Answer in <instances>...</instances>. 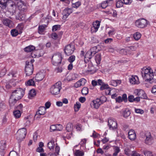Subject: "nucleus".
I'll return each instance as SVG.
<instances>
[{
  "instance_id": "nucleus-40",
  "label": "nucleus",
  "mask_w": 156,
  "mask_h": 156,
  "mask_svg": "<svg viewBox=\"0 0 156 156\" xmlns=\"http://www.w3.org/2000/svg\"><path fill=\"white\" fill-rule=\"evenodd\" d=\"M141 37V34L139 32H136L133 35V37L136 40H139Z\"/></svg>"
},
{
  "instance_id": "nucleus-29",
  "label": "nucleus",
  "mask_w": 156,
  "mask_h": 156,
  "mask_svg": "<svg viewBox=\"0 0 156 156\" xmlns=\"http://www.w3.org/2000/svg\"><path fill=\"white\" fill-rule=\"evenodd\" d=\"M35 49V47L33 45H29L24 48V51L26 52H30L33 51Z\"/></svg>"
},
{
  "instance_id": "nucleus-14",
  "label": "nucleus",
  "mask_w": 156,
  "mask_h": 156,
  "mask_svg": "<svg viewBox=\"0 0 156 156\" xmlns=\"http://www.w3.org/2000/svg\"><path fill=\"white\" fill-rule=\"evenodd\" d=\"M108 125L109 129L111 130H114L117 128V124L116 121L112 119H109L108 121Z\"/></svg>"
},
{
  "instance_id": "nucleus-61",
  "label": "nucleus",
  "mask_w": 156,
  "mask_h": 156,
  "mask_svg": "<svg viewBox=\"0 0 156 156\" xmlns=\"http://www.w3.org/2000/svg\"><path fill=\"white\" fill-rule=\"evenodd\" d=\"M50 130L51 132L56 130V125H52L50 127Z\"/></svg>"
},
{
  "instance_id": "nucleus-27",
  "label": "nucleus",
  "mask_w": 156,
  "mask_h": 156,
  "mask_svg": "<svg viewBox=\"0 0 156 156\" xmlns=\"http://www.w3.org/2000/svg\"><path fill=\"white\" fill-rule=\"evenodd\" d=\"M47 27L45 25H42L39 26L38 32L39 34H44V32Z\"/></svg>"
},
{
  "instance_id": "nucleus-54",
  "label": "nucleus",
  "mask_w": 156,
  "mask_h": 156,
  "mask_svg": "<svg viewBox=\"0 0 156 156\" xmlns=\"http://www.w3.org/2000/svg\"><path fill=\"white\" fill-rule=\"evenodd\" d=\"M17 75V72L16 71H12L8 74V75L11 76L12 77H16Z\"/></svg>"
},
{
  "instance_id": "nucleus-10",
  "label": "nucleus",
  "mask_w": 156,
  "mask_h": 156,
  "mask_svg": "<svg viewBox=\"0 0 156 156\" xmlns=\"http://www.w3.org/2000/svg\"><path fill=\"white\" fill-rule=\"evenodd\" d=\"M45 75L44 71H41L36 74L34 77L35 80L37 82L42 81L44 78Z\"/></svg>"
},
{
  "instance_id": "nucleus-9",
  "label": "nucleus",
  "mask_w": 156,
  "mask_h": 156,
  "mask_svg": "<svg viewBox=\"0 0 156 156\" xmlns=\"http://www.w3.org/2000/svg\"><path fill=\"white\" fill-rule=\"evenodd\" d=\"M129 83L131 85H138L140 83L138 77L136 75H131L129 78Z\"/></svg>"
},
{
  "instance_id": "nucleus-4",
  "label": "nucleus",
  "mask_w": 156,
  "mask_h": 156,
  "mask_svg": "<svg viewBox=\"0 0 156 156\" xmlns=\"http://www.w3.org/2000/svg\"><path fill=\"white\" fill-rule=\"evenodd\" d=\"M24 94V91L23 89L18 88L12 92V95L17 100H19L23 97Z\"/></svg>"
},
{
  "instance_id": "nucleus-46",
  "label": "nucleus",
  "mask_w": 156,
  "mask_h": 156,
  "mask_svg": "<svg viewBox=\"0 0 156 156\" xmlns=\"http://www.w3.org/2000/svg\"><path fill=\"white\" fill-rule=\"evenodd\" d=\"M144 154L145 156H155V154H153L152 152L150 151H145Z\"/></svg>"
},
{
  "instance_id": "nucleus-60",
  "label": "nucleus",
  "mask_w": 156,
  "mask_h": 156,
  "mask_svg": "<svg viewBox=\"0 0 156 156\" xmlns=\"http://www.w3.org/2000/svg\"><path fill=\"white\" fill-rule=\"evenodd\" d=\"M100 5L103 9L105 8L108 6L107 3L105 1L102 2Z\"/></svg>"
},
{
  "instance_id": "nucleus-18",
  "label": "nucleus",
  "mask_w": 156,
  "mask_h": 156,
  "mask_svg": "<svg viewBox=\"0 0 156 156\" xmlns=\"http://www.w3.org/2000/svg\"><path fill=\"white\" fill-rule=\"evenodd\" d=\"M3 23L4 25L9 27H12L13 26V22L11 20L7 19H4Z\"/></svg>"
},
{
  "instance_id": "nucleus-58",
  "label": "nucleus",
  "mask_w": 156,
  "mask_h": 156,
  "mask_svg": "<svg viewBox=\"0 0 156 156\" xmlns=\"http://www.w3.org/2000/svg\"><path fill=\"white\" fill-rule=\"evenodd\" d=\"M56 130L58 131H61L63 129V126L60 124L56 125Z\"/></svg>"
},
{
  "instance_id": "nucleus-49",
  "label": "nucleus",
  "mask_w": 156,
  "mask_h": 156,
  "mask_svg": "<svg viewBox=\"0 0 156 156\" xmlns=\"http://www.w3.org/2000/svg\"><path fill=\"white\" fill-rule=\"evenodd\" d=\"M82 93L83 95H86L88 93V89L86 87H84L82 90Z\"/></svg>"
},
{
  "instance_id": "nucleus-30",
  "label": "nucleus",
  "mask_w": 156,
  "mask_h": 156,
  "mask_svg": "<svg viewBox=\"0 0 156 156\" xmlns=\"http://www.w3.org/2000/svg\"><path fill=\"white\" fill-rule=\"evenodd\" d=\"M24 27V25L23 23H20L18 24L16 27V29L18 31L20 34L22 32V31Z\"/></svg>"
},
{
  "instance_id": "nucleus-19",
  "label": "nucleus",
  "mask_w": 156,
  "mask_h": 156,
  "mask_svg": "<svg viewBox=\"0 0 156 156\" xmlns=\"http://www.w3.org/2000/svg\"><path fill=\"white\" fill-rule=\"evenodd\" d=\"M54 141L55 139L52 138L48 143V147L51 151L53 150L54 148L55 145L54 143Z\"/></svg>"
},
{
  "instance_id": "nucleus-43",
  "label": "nucleus",
  "mask_w": 156,
  "mask_h": 156,
  "mask_svg": "<svg viewBox=\"0 0 156 156\" xmlns=\"http://www.w3.org/2000/svg\"><path fill=\"white\" fill-rule=\"evenodd\" d=\"M123 4L124 3L122 0H118L116 2V5L117 7L120 8L123 6Z\"/></svg>"
},
{
  "instance_id": "nucleus-44",
  "label": "nucleus",
  "mask_w": 156,
  "mask_h": 156,
  "mask_svg": "<svg viewBox=\"0 0 156 156\" xmlns=\"http://www.w3.org/2000/svg\"><path fill=\"white\" fill-rule=\"evenodd\" d=\"M114 152L113 154V156H116L120 151L119 148L118 147H115L114 148Z\"/></svg>"
},
{
  "instance_id": "nucleus-56",
  "label": "nucleus",
  "mask_w": 156,
  "mask_h": 156,
  "mask_svg": "<svg viewBox=\"0 0 156 156\" xmlns=\"http://www.w3.org/2000/svg\"><path fill=\"white\" fill-rule=\"evenodd\" d=\"M115 34V30L114 28H111L108 32V34L109 36H111Z\"/></svg>"
},
{
  "instance_id": "nucleus-48",
  "label": "nucleus",
  "mask_w": 156,
  "mask_h": 156,
  "mask_svg": "<svg viewBox=\"0 0 156 156\" xmlns=\"http://www.w3.org/2000/svg\"><path fill=\"white\" fill-rule=\"evenodd\" d=\"M101 86V87L100 88V89L101 90L107 89L109 88L108 85V84H105L104 83Z\"/></svg>"
},
{
  "instance_id": "nucleus-50",
  "label": "nucleus",
  "mask_w": 156,
  "mask_h": 156,
  "mask_svg": "<svg viewBox=\"0 0 156 156\" xmlns=\"http://www.w3.org/2000/svg\"><path fill=\"white\" fill-rule=\"evenodd\" d=\"M100 25V22L98 21H96L95 22H94L93 24V26L94 27H95L97 29H98Z\"/></svg>"
},
{
  "instance_id": "nucleus-31",
  "label": "nucleus",
  "mask_w": 156,
  "mask_h": 156,
  "mask_svg": "<svg viewBox=\"0 0 156 156\" xmlns=\"http://www.w3.org/2000/svg\"><path fill=\"white\" fill-rule=\"evenodd\" d=\"M18 100L12 95L9 100V103L11 105H14Z\"/></svg>"
},
{
  "instance_id": "nucleus-16",
  "label": "nucleus",
  "mask_w": 156,
  "mask_h": 156,
  "mask_svg": "<svg viewBox=\"0 0 156 156\" xmlns=\"http://www.w3.org/2000/svg\"><path fill=\"white\" fill-rule=\"evenodd\" d=\"M15 5L18 7L19 9L21 10L25 9L26 8L25 4L21 0H16L15 2Z\"/></svg>"
},
{
  "instance_id": "nucleus-25",
  "label": "nucleus",
  "mask_w": 156,
  "mask_h": 156,
  "mask_svg": "<svg viewBox=\"0 0 156 156\" xmlns=\"http://www.w3.org/2000/svg\"><path fill=\"white\" fill-rule=\"evenodd\" d=\"M6 146V142L4 140L0 142V152H3L5 150Z\"/></svg>"
},
{
  "instance_id": "nucleus-38",
  "label": "nucleus",
  "mask_w": 156,
  "mask_h": 156,
  "mask_svg": "<svg viewBox=\"0 0 156 156\" xmlns=\"http://www.w3.org/2000/svg\"><path fill=\"white\" fill-rule=\"evenodd\" d=\"M72 12L73 10L72 9L67 8L64 9L63 13L69 16Z\"/></svg>"
},
{
  "instance_id": "nucleus-33",
  "label": "nucleus",
  "mask_w": 156,
  "mask_h": 156,
  "mask_svg": "<svg viewBox=\"0 0 156 156\" xmlns=\"http://www.w3.org/2000/svg\"><path fill=\"white\" fill-rule=\"evenodd\" d=\"M95 60L97 64H100L101 60V55L100 53H98L95 55Z\"/></svg>"
},
{
  "instance_id": "nucleus-42",
  "label": "nucleus",
  "mask_w": 156,
  "mask_h": 156,
  "mask_svg": "<svg viewBox=\"0 0 156 156\" xmlns=\"http://www.w3.org/2000/svg\"><path fill=\"white\" fill-rule=\"evenodd\" d=\"M16 19L20 21H25V15L24 14H20L19 16H16Z\"/></svg>"
},
{
  "instance_id": "nucleus-22",
  "label": "nucleus",
  "mask_w": 156,
  "mask_h": 156,
  "mask_svg": "<svg viewBox=\"0 0 156 156\" xmlns=\"http://www.w3.org/2000/svg\"><path fill=\"white\" fill-rule=\"evenodd\" d=\"M93 56L92 54L91 53V52L89 50L86 54L84 56V61H89Z\"/></svg>"
},
{
  "instance_id": "nucleus-51",
  "label": "nucleus",
  "mask_w": 156,
  "mask_h": 156,
  "mask_svg": "<svg viewBox=\"0 0 156 156\" xmlns=\"http://www.w3.org/2000/svg\"><path fill=\"white\" fill-rule=\"evenodd\" d=\"M76 57L74 55H72L70 56L68 59V61L70 63H72L75 60Z\"/></svg>"
},
{
  "instance_id": "nucleus-6",
  "label": "nucleus",
  "mask_w": 156,
  "mask_h": 156,
  "mask_svg": "<svg viewBox=\"0 0 156 156\" xmlns=\"http://www.w3.org/2000/svg\"><path fill=\"white\" fill-rule=\"evenodd\" d=\"M75 50V46L73 44L66 45L64 49L65 53L67 55L72 54Z\"/></svg>"
},
{
  "instance_id": "nucleus-39",
  "label": "nucleus",
  "mask_w": 156,
  "mask_h": 156,
  "mask_svg": "<svg viewBox=\"0 0 156 156\" xmlns=\"http://www.w3.org/2000/svg\"><path fill=\"white\" fill-rule=\"evenodd\" d=\"M131 147L129 146H128L125 148L124 149V152L125 154L129 156L131 154V151L130 150Z\"/></svg>"
},
{
  "instance_id": "nucleus-37",
  "label": "nucleus",
  "mask_w": 156,
  "mask_h": 156,
  "mask_svg": "<svg viewBox=\"0 0 156 156\" xmlns=\"http://www.w3.org/2000/svg\"><path fill=\"white\" fill-rule=\"evenodd\" d=\"M81 106L80 103L79 102H77L74 106V111L75 112H78Z\"/></svg>"
},
{
  "instance_id": "nucleus-57",
  "label": "nucleus",
  "mask_w": 156,
  "mask_h": 156,
  "mask_svg": "<svg viewBox=\"0 0 156 156\" xmlns=\"http://www.w3.org/2000/svg\"><path fill=\"white\" fill-rule=\"evenodd\" d=\"M81 5V3L80 2H76L75 3H73L72 4V7L74 8H77L78 7Z\"/></svg>"
},
{
  "instance_id": "nucleus-1",
  "label": "nucleus",
  "mask_w": 156,
  "mask_h": 156,
  "mask_svg": "<svg viewBox=\"0 0 156 156\" xmlns=\"http://www.w3.org/2000/svg\"><path fill=\"white\" fill-rule=\"evenodd\" d=\"M141 73L142 77L146 81L150 82L153 78V70L150 67H144L141 69Z\"/></svg>"
},
{
  "instance_id": "nucleus-15",
  "label": "nucleus",
  "mask_w": 156,
  "mask_h": 156,
  "mask_svg": "<svg viewBox=\"0 0 156 156\" xmlns=\"http://www.w3.org/2000/svg\"><path fill=\"white\" fill-rule=\"evenodd\" d=\"M86 82L87 80L83 78H81L74 84V87L76 88H77L81 86H83Z\"/></svg>"
},
{
  "instance_id": "nucleus-45",
  "label": "nucleus",
  "mask_w": 156,
  "mask_h": 156,
  "mask_svg": "<svg viewBox=\"0 0 156 156\" xmlns=\"http://www.w3.org/2000/svg\"><path fill=\"white\" fill-rule=\"evenodd\" d=\"M130 114V112L128 109H126L123 112V116L125 118H127Z\"/></svg>"
},
{
  "instance_id": "nucleus-63",
  "label": "nucleus",
  "mask_w": 156,
  "mask_h": 156,
  "mask_svg": "<svg viewBox=\"0 0 156 156\" xmlns=\"http://www.w3.org/2000/svg\"><path fill=\"white\" fill-rule=\"evenodd\" d=\"M9 155V156H19L18 153L14 151L10 152Z\"/></svg>"
},
{
  "instance_id": "nucleus-8",
  "label": "nucleus",
  "mask_w": 156,
  "mask_h": 156,
  "mask_svg": "<svg viewBox=\"0 0 156 156\" xmlns=\"http://www.w3.org/2000/svg\"><path fill=\"white\" fill-rule=\"evenodd\" d=\"M33 64H29V62H26L25 69V72L26 75L29 76L32 74L33 71Z\"/></svg>"
},
{
  "instance_id": "nucleus-41",
  "label": "nucleus",
  "mask_w": 156,
  "mask_h": 156,
  "mask_svg": "<svg viewBox=\"0 0 156 156\" xmlns=\"http://www.w3.org/2000/svg\"><path fill=\"white\" fill-rule=\"evenodd\" d=\"M76 78L75 74H71L67 76V80L69 81H70L75 80Z\"/></svg>"
},
{
  "instance_id": "nucleus-55",
  "label": "nucleus",
  "mask_w": 156,
  "mask_h": 156,
  "mask_svg": "<svg viewBox=\"0 0 156 156\" xmlns=\"http://www.w3.org/2000/svg\"><path fill=\"white\" fill-rule=\"evenodd\" d=\"M8 1V0H0V4L5 7Z\"/></svg>"
},
{
  "instance_id": "nucleus-62",
  "label": "nucleus",
  "mask_w": 156,
  "mask_h": 156,
  "mask_svg": "<svg viewBox=\"0 0 156 156\" xmlns=\"http://www.w3.org/2000/svg\"><path fill=\"white\" fill-rule=\"evenodd\" d=\"M124 4L130 5L132 2V0H122Z\"/></svg>"
},
{
  "instance_id": "nucleus-47",
  "label": "nucleus",
  "mask_w": 156,
  "mask_h": 156,
  "mask_svg": "<svg viewBox=\"0 0 156 156\" xmlns=\"http://www.w3.org/2000/svg\"><path fill=\"white\" fill-rule=\"evenodd\" d=\"M142 90L140 89H136L134 91V94L137 96H140L141 92L142 91Z\"/></svg>"
},
{
  "instance_id": "nucleus-59",
  "label": "nucleus",
  "mask_w": 156,
  "mask_h": 156,
  "mask_svg": "<svg viewBox=\"0 0 156 156\" xmlns=\"http://www.w3.org/2000/svg\"><path fill=\"white\" fill-rule=\"evenodd\" d=\"M134 98L133 95H130L129 96L128 99L130 102H133L134 101Z\"/></svg>"
},
{
  "instance_id": "nucleus-20",
  "label": "nucleus",
  "mask_w": 156,
  "mask_h": 156,
  "mask_svg": "<svg viewBox=\"0 0 156 156\" xmlns=\"http://www.w3.org/2000/svg\"><path fill=\"white\" fill-rule=\"evenodd\" d=\"M100 50L101 49H100V46L98 45L94 47L91 48L90 49L89 51L91 52V53L92 54L94 55L96 53L100 51Z\"/></svg>"
},
{
  "instance_id": "nucleus-5",
  "label": "nucleus",
  "mask_w": 156,
  "mask_h": 156,
  "mask_svg": "<svg viewBox=\"0 0 156 156\" xmlns=\"http://www.w3.org/2000/svg\"><path fill=\"white\" fill-rule=\"evenodd\" d=\"M27 131L26 129L23 128L20 129L17 134V139L19 141H21L25 138Z\"/></svg>"
},
{
  "instance_id": "nucleus-53",
  "label": "nucleus",
  "mask_w": 156,
  "mask_h": 156,
  "mask_svg": "<svg viewBox=\"0 0 156 156\" xmlns=\"http://www.w3.org/2000/svg\"><path fill=\"white\" fill-rule=\"evenodd\" d=\"M135 112L136 113L140 114H143L144 112L143 110L139 108H135Z\"/></svg>"
},
{
  "instance_id": "nucleus-2",
  "label": "nucleus",
  "mask_w": 156,
  "mask_h": 156,
  "mask_svg": "<svg viewBox=\"0 0 156 156\" xmlns=\"http://www.w3.org/2000/svg\"><path fill=\"white\" fill-rule=\"evenodd\" d=\"M61 89V83L58 82L51 87L50 89V92L53 95H58L60 94Z\"/></svg>"
},
{
  "instance_id": "nucleus-11",
  "label": "nucleus",
  "mask_w": 156,
  "mask_h": 156,
  "mask_svg": "<svg viewBox=\"0 0 156 156\" xmlns=\"http://www.w3.org/2000/svg\"><path fill=\"white\" fill-rule=\"evenodd\" d=\"M46 109L44 107H40L35 115V118L38 119L40 117L39 116L44 115L46 112Z\"/></svg>"
},
{
  "instance_id": "nucleus-3",
  "label": "nucleus",
  "mask_w": 156,
  "mask_h": 156,
  "mask_svg": "<svg viewBox=\"0 0 156 156\" xmlns=\"http://www.w3.org/2000/svg\"><path fill=\"white\" fill-rule=\"evenodd\" d=\"M62 59V56L60 53H55L52 57V63L54 65H58L61 63Z\"/></svg>"
},
{
  "instance_id": "nucleus-26",
  "label": "nucleus",
  "mask_w": 156,
  "mask_h": 156,
  "mask_svg": "<svg viewBox=\"0 0 156 156\" xmlns=\"http://www.w3.org/2000/svg\"><path fill=\"white\" fill-rule=\"evenodd\" d=\"M74 156H83L84 152L83 150H77L74 151Z\"/></svg>"
},
{
  "instance_id": "nucleus-52",
  "label": "nucleus",
  "mask_w": 156,
  "mask_h": 156,
  "mask_svg": "<svg viewBox=\"0 0 156 156\" xmlns=\"http://www.w3.org/2000/svg\"><path fill=\"white\" fill-rule=\"evenodd\" d=\"M142 98L144 99H147L148 98L147 96L145 93L144 91L143 90H142V91L141 93L140 96Z\"/></svg>"
},
{
  "instance_id": "nucleus-36",
  "label": "nucleus",
  "mask_w": 156,
  "mask_h": 156,
  "mask_svg": "<svg viewBox=\"0 0 156 156\" xmlns=\"http://www.w3.org/2000/svg\"><path fill=\"white\" fill-rule=\"evenodd\" d=\"M13 115L14 117L16 118H20L21 115V113L19 110H16L13 112Z\"/></svg>"
},
{
  "instance_id": "nucleus-21",
  "label": "nucleus",
  "mask_w": 156,
  "mask_h": 156,
  "mask_svg": "<svg viewBox=\"0 0 156 156\" xmlns=\"http://www.w3.org/2000/svg\"><path fill=\"white\" fill-rule=\"evenodd\" d=\"M121 81L120 80H111L109 82V84L114 86L116 87L118 85L121 84Z\"/></svg>"
},
{
  "instance_id": "nucleus-12",
  "label": "nucleus",
  "mask_w": 156,
  "mask_h": 156,
  "mask_svg": "<svg viewBox=\"0 0 156 156\" xmlns=\"http://www.w3.org/2000/svg\"><path fill=\"white\" fill-rule=\"evenodd\" d=\"M146 138L145 140V143L148 145H151L154 143V140L151 136V133L150 132H147L145 135Z\"/></svg>"
},
{
  "instance_id": "nucleus-7",
  "label": "nucleus",
  "mask_w": 156,
  "mask_h": 156,
  "mask_svg": "<svg viewBox=\"0 0 156 156\" xmlns=\"http://www.w3.org/2000/svg\"><path fill=\"white\" fill-rule=\"evenodd\" d=\"M147 20L144 19L138 20L136 21L135 23L136 26L141 28H143L146 27L147 25Z\"/></svg>"
},
{
  "instance_id": "nucleus-64",
  "label": "nucleus",
  "mask_w": 156,
  "mask_h": 156,
  "mask_svg": "<svg viewBox=\"0 0 156 156\" xmlns=\"http://www.w3.org/2000/svg\"><path fill=\"white\" fill-rule=\"evenodd\" d=\"M122 99L123 101L126 102L127 101V96L126 94H124L122 95Z\"/></svg>"
},
{
  "instance_id": "nucleus-24",
  "label": "nucleus",
  "mask_w": 156,
  "mask_h": 156,
  "mask_svg": "<svg viewBox=\"0 0 156 156\" xmlns=\"http://www.w3.org/2000/svg\"><path fill=\"white\" fill-rule=\"evenodd\" d=\"M73 136L72 133H68L67 132L66 133H63L62 134V136L63 139L66 140V139H69L71 138Z\"/></svg>"
},
{
  "instance_id": "nucleus-34",
  "label": "nucleus",
  "mask_w": 156,
  "mask_h": 156,
  "mask_svg": "<svg viewBox=\"0 0 156 156\" xmlns=\"http://www.w3.org/2000/svg\"><path fill=\"white\" fill-rule=\"evenodd\" d=\"M10 33L11 35L13 37L17 36L18 34H20L18 31L16 29H13L10 31Z\"/></svg>"
},
{
  "instance_id": "nucleus-35",
  "label": "nucleus",
  "mask_w": 156,
  "mask_h": 156,
  "mask_svg": "<svg viewBox=\"0 0 156 156\" xmlns=\"http://www.w3.org/2000/svg\"><path fill=\"white\" fill-rule=\"evenodd\" d=\"M24 122H25V125L26 126H29L31 124V121L30 119H29L28 116L25 117L24 119Z\"/></svg>"
},
{
  "instance_id": "nucleus-28",
  "label": "nucleus",
  "mask_w": 156,
  "mask_h": 156,
  "mask_svg": "<svg viewBox=\"0 0 156 156\" xmlns=\"http://www.w3.org/2000/svg\"><path fill=\"white\" fill-rule=\"evenodd\" d=\"M36 92L35 90H30L29 93L28 97L29 99H31L36 95Z\"/></svg>"
},
{
  "instance_id": "nucleus-13",
  "label": "nucleus",
  "mask_w": 156,
  "mask_h": 156,
  "mask_svg": "<svg viewBox=\"0 0 156 156\" xmlns=\"http://www.w3.org/2000/svg\"><path fill=\"white\" fill-rule=\"evenodd\" d=\"M101 105V103L99 98L93 100L90 104L91 107L96 109H98Z\"/></svg>"
},
{
  "instance_id": "nucleus-32",
  "label": "nucleus",
  "mask_w": 156,
  "mask_h": 156,
  "mask_svg": "<svg viewBox=\"0 0 156 156\" xmlns=\"http://www.w3.org/2000/svg\"><path fill=\"white\" fill-rule=\"evenodd\" d=\"M34 78L29 80L25 83L27 85L34 86L35 85V81L34 80Z\"/></svg>"
},
{
  "instance_id": "nucleus-17",
  "label": "nucleus",
  "mask_w": 156,
  "mask_h": 156,
  "mask_svg": "<svg viewBox=\"0 0 156 156\" xmlns=\"http://www.w3.org/2000/svg\"><path fill=\"white\" fill-rule=\"evenodd\" d=\"M128 138L131 140H134L136 138V135L135 131L131 129L128 132Z\"/></svg>"
},
{
  "instance_id": "nucleus-23",
  "label": "nucleus",
  "mask_w": 156,
  "mask_h": 156,
  "mask_svg": "<svg viewBox=\"0 0 156 156\" xmlns=\"http://www.w3.org/2000/svg\"><path fill=\"white\" fill-rule=\"evenodd\" d=\"M73 129V125L71 123H68L66 127V130L68 132L72 133Z\"/></svg>"
}]
</instances>
